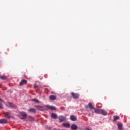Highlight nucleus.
Returning <instances> with one entry per match:
<instances>
[{"label":"nucleus","mask_w":130,"mask_h":130,"mask_svg":"<svg viewBox=\"0 0 130 130\" xmlns=\"http://www.w3.org/2000/svg\"><path fill=\"white\" fill-rule=\"evenodd\" d=\"M85 108H89V109H94V106L92 103H89L88 105L85 106Z\"/></svg>","instance_id":"nucleus-3"},{"label":"nucleus","mask_w":130,"mask_h":130,"mask_svg":"<svg viewBox=\"0 0 130 130\" xmlns=\"http://www.w3.org/2000/svg\"><path fill=\"white\" fill-rule=\"evenodd\" d=\"M34 107L40 111H44V110H45L44 107L42 106L36 105L34 106Z\"/></svg>","instance_id":"nucleus-1"},{"label":"nucleus","mask_w":130,"mask_h":130,"mask_svg":"<svg viewBox=\"0 0 130 130\" xmlns=\"http://www.w3.org/2000/svg\"><path fill=\"white\" fill-rule=\"evenodd\" d=\"M113 118H114L113 121H116L118 120V119H119L120 117L119 116H114Z\"/></svg>","instance_id":"nucleus-17"},{"label":"nucleus","mask_w":130,"mask_h":130,"mask_svg":"<svg viewBox=\"0 0 130 130\" xmlns=\"http://www.w3.org/2000/svg\"><path fill=\"white\" fill-rule=\"evenodd\" d=\"M8 104H9L10 107H12V108H16V107H17L16 106V105H15L12 104V103H10V102H9Z\"/></svg>","instance_id":"nucleus-19"},{"label":"nucleus","mask_w":130,"mask_h":130,"mask_svg":"<svg viewBox=\"0 0 130 130\" xmlns=\"http://www.w3.org/2000/svg\"><path fill=\"white\" fill-rule=\"evenodd\" d=\"M51 117L54 119H57V115L55 113H52Z\"/></svg>","instance_id":"nucleus-14"},{"label":"nucleus","mask_w":130,"mask_h":130,"mask_svg":"<svg viewBox=\"0 0 130 130\" xmlns=\"http://www.w3.org/2000/svg\"><path fill=\"white\" fill-rule=\"evenodd\" d=\"M71 95L72 96L73 98H74L75 99H78L80 98V94L78 93L71 92Z\"/></svg>","instance_id":"nucleus-2"},{"label":"nucleus","mask_w":130,"mask_h":130,"mask_svg":"<svg viewBox=\"0 0 130 130\" xmlns=\"http://www.w3.org/2000/svg\"><path fill=\"white\" fill-rule=\"evenodd\" d=\"M45 107L46 108H47L48 109H50V110H56V108H55V107H53L52 106L46 105Z\"/></svg>","instance_id":"nucleus-4"},{"label":"nucleus","mask_w":130,"mask_h":130,"mask_svg":"<svg viewBox=\"0 0 130 130\" xmlns=\"http://www.w3.org/2000/svg\"><path fill=\"white\" fill-rule=\"evenodd\" d=\"M27 118L30 121H34V118L31 116H29Z\"/></svg>","instance_id":"nucleus-21"},{"label":"nucleus","mask_w":130,"mask_h":130,"mask_svg":"<svg viewBox=\"0 0 130 130\" xmlns=\"http://www.w3.org/2000/svg\"><path fill=\"white\" fill-rule=\"evenodd\" d=\"M101 113L102 115H107V112L103 109H101Z\"/></svg>","instance_id":"nucleus-12"},{"label":"nucleus","mask_w":130,"mask_h":130,"mask_svg":"<svg viewBox=\"0 0 130 130\" xmlns=\"http://www.w3.org/2000/svg\"><path fill=\"white\" fill-rule=\"evenodd\" d=\"M94 110V112H95V113H98V114H100V113H101V109H96L94 108L93 109Z\"/></svg>","instance_id":"nucleus-15"},{"label":"nucleus","mask_w":130,"mask_h":130,"mask_svg":"<svg viewBox=\"0 0 130 130\" xmlns=\"http://www.w3.org/2000/svg\"><path fill=\"white\" fill-rule=\"evenodd\" d=\"M0 109H3V106L0 105Z\"/></svg>","instance_id":"nucleus-24"},{"label":"nucleus","mask_w":130,"mask_h":130,"mask_svg":"<svg viewBox=\"0 0 130 130\" xmlns=\"http://www.w3.org/2000/svg\"><path fill=\"white\" fill-rule=\"evenodd\" d=\"M0 123L1 124L8 123V121L6 119H0Z\"/></svg>","instance_id":"nucleus-10"},{"label":"nucleus","mask_w":130,"mask_h":130,"mask_svg":"<svg viewBox=\"0 0 130 130\" xmlns=\"http://www.w3.org/2000/svg\"><path fill=\"white\" fill-rule=\"evenodd\" d=\"M5 116H6V118H11V113L9 112L4 113Z\"/></svg>","instance_id":"nucleus-8"},{"label":"nucleus","mask_w":130,"mask_h":130,"mask_svg":"<svg viewBox=\"0 0 130 130\" xmlns=\"http://www.w3.org/2000/svg\"><path fill=\"white\" fill-rule=\"evenodd\" d=\"M29 112H32L33 113H36V110L34 108H30L28 110Z\"/></svg>","instance_id":"nucleus-16"},{"label":"nucleus","mask_w":130,"mask_h":130,"mask_svg":"<svg viewBox=\"0 0 130 130\" xmlns=\"http://www.w3.org/2000/svg\"><path fill=\"white\" fill-rule=\"evenodd\" d=\"M70 119L72 121H76L77 120V118L76 117V116H75L74 115H71L70 116Z\"/></svg>","instance_id":"nucleus-13"},{"label":"nucleus","mask_w":130,"mask_h":130,"mask_svg":"<svg viewBox=\"0 0 130 130\" xmlns=\"http://www.w3.org/2000/svg\"><path fill=\"white\" fill-rule=\"evenodd\" d=\"M27 80H22L20 82L19 85H20V86H23V85H26L27 84Z\"/></svg>","instance_id":"nucleus-9"},{"label":"nucleus","mask_w":130,"mask_h":130,"mask_svg":"<svg viewBox=\"0 0 130 130\" xmlns=\"http://www.w3.org/2000/svg\"><path fill=\"white\" fill-rule=\"evenodd\" d=\"M32 101H34V102H36V103H39V100H37V99H33Z\"/></svg>","instance_id":"nucleus-22"},{"label":"nucleus","mask_w":130,"mask_h":130,"mask_svg":"<svg viewBox=\"0 0 130 130\" xmlns=\"http://www.w3.org/2000/svg\"><path fill=\"white\" fill-rule=\"evenodd\" d=\"M117 125L119 129L122 130V123H119Z\"/></svg>","instance_id":"nucleus-20"},{"label":"nucleus","mask_w":130,"mask_h":130,"mask_svg":"<svg viewBox=\"0 0 130 130\" xmlns=\"http://www.w3.org/2000/svg\"><path fill=\"white\" fill-rule=\"evenodd\" d=\"M49 99L50 100H56V96L54 95H50L49 96Z\"/></svg>","instance_id":"nucleus-18"},{"label":"nucleus","mask_w":130,"mask_h":130,"mask_svg":"<svg viewBox=\"0 0 130 130\" xmlns=\"http://www.w3.org/2000/svg\"><path fill=\"white\" fill-rule=\"evenodd\" d=\"M71 130H77L78 129V126L76 124H72L71 126Z\"/></svg>","instance_id":"nucleus-11"},{"label":"nucleus","mask_w":130,"mask_h":130,"mask_svg":"<svg viewBox=\"0 0 130 130\" xmlns=\"http://www.w3.org/2000/svg\"><path fill=\"white\" fill-rule=\"evenodd\" d=\"M3 102V100H2V99H0V102Z\"/></svg>","instance_id":"nucleus-25"},{"label":"nucleus","mask_w":130,"mask_h":130,"mask_svg":"<svg viewBox=\"0 0 130 130\" xmlns=\"http://www.w3.org/2000/svg\"><path fill=\"white\" fill-rule=\"evenodd\" d=\"M62 126L66 127V128H70V126H71V124L70 123H65L62 124Z\"/></svg>","instance_id":"nucleus-7"},{"label":"nucleus","mask_w":130,"mask_h":130,"mask_svg":"<svg viewBox=\"0 0 130 130\" xmlns=\"http://www.w3.org/2000/svg\"><path fill=\"white\" fill-rule=\"evenodd\" d=\"M0 79H2V80H6V76L0 75Z\"/></svg>","instance_id":"nucleus-23"},{"label":"nucleus","mask_w":130,"mask_h":130,"mask_svg":"<svg viewBox=\"0 0 130 130\" xmlns=\"http://www.w3.org/2000/svg\"><path fill=\"white\" fill-rule=\"evenodd\" d=\"M20 114L21 116H22V117L24 118V119L27 118V116H28V115H27V113H26V112H21Z\"/></svg>","instance_id":"nucleus-5"},{"label":"nucleus","mask_w":130,"mask_h":130,"mask_svg":"<svg viewBox=\"0 0 130 130\" xmlns=\"http://www.w3.org/2000/svg\"><path fill=\"white\" fill-rule=\"evenodd\" d=\"M85 130H90V129L89 128H86Z\"/></svg>","instance_id":"nucleus-26"},{"label":"nucleus","mask_w":130,"mask_h":130,"mask_svg":"<svg viewBox=\"0 0 130 130\" xmlns=\"http://www.w3.org/2000/svg\"><path fill=\"white\" fill-rule=\"evenodd\" d=\"M59 120L60 122H62L63 121H66V117L62 116H60L59 117Z\"/></svg>","instance_id":"nucleus-6"}]
</instances>
